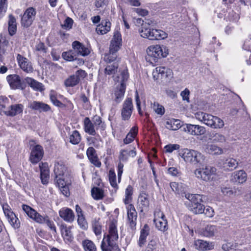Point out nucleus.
I'll return each mask as SVG.
<instances>
[{
	"mask_svg": "<svg viewBox=\"0 0 251 251\" xmlns=\"http://www.w3.org/2000/svg\"><path fill=\"white\" fill-rule=\"evenodd\" d=\"M128 77L127 70L124 69L114 78V80L118 83L116 85L113 96L114 100L117 103L120 102L124 98L126 88V81Z\"/></svg>",
	"mask_w": 251,
	"mask_h": 251,
	"instance_id": "obj_1",
	"label": "nucleus"
},
{
	"mask_svg": "<svg viewBox=\"0 0 251 251\" xmlns=\"http://www.w3.org/2000/svg\"><path fill=\"white\" fill-rule=\"evenodd\" d=\"M186 163L202 165L206 162V158L201 152L194 150L184 149L179 153Z\"/></svg>",
	"mask_w": 251,
	"mask_h": 251,
	"instance_id": "obj_2",
	"label": "nucleus"
},
{
	"mask_svg": "<svg viewBox=\"0 0 251 251\" xmlns=\"http://www.w3.org/2000/svg\"><path fill=\"white\" fill-rule=\"evenodd\" d=\"M118 238L116 224L114 222H112L109 225L108 234L104 235L103 239V240L104 239V247L111 248L115 251H121L117 245Z\"/></svg>",
	"mask_w": 251,
	"mask_h": 251,
	"instance_id": "obj_3",
	"label": "nucleus"
},
{
	"mask_svg": "<svg viewBox=\"0 0 251 251\" xmlns=\"http://www.w3.org/2000/svg\"><path fill=\"white\" fill-rule=\"evenodd\" d=\"M195 117L212 128H221L224 126V122L221 119L209 114L199 112L195 114Z\"/></svg>",
	"mask_w": 251,
	"mask_h": 251,
	"instance_id": "obj_4",
	"label": "nucleus"
},
{
	"mask_svg": "<svg viewBox=\"0 0 251 251\" xmlns=\"http://www.w3.org/2000/svg\"><path fill=\"white\" fill-rule=\"evenodd\" d=\"M148 56L147 59L156 62L158 59L166 57L168 53V50L165 46H160L159 45H152L147 49Z\"/></svg>",
	"mask_w": 251,
	"mask_h": 251,
	"instance_id": "obj_5",
	"label": "nucleus"
},
{
	"mask_svg": "<svg viewBox=\"0 0 251 251\" xmlns=\"http://www.w3.org/2000/svg\"><path fill=\"white\" fill-rule=\"evenodd\" d=\"M139 32L141 37L150 40H162L168 36V34L165 31L153 28L140 27Z\"/></svg>",
	"mask_w": 251,
	"mask_h": 251,
	"instance_id": "obj_6",
	"label": "nucleus"
},
{
	"mask_svg": "<svg viewBox=\"0 0 251 251\" xmlns=\"http://www.w3.org/2000/svg\"><path fill=\"white\" fill-rule=\"evenodd\" d=\"M122 45V37L120 32L115 30L114 32L113 38L111 41L109 48V54L108 55L107 59L109 62H112L116 58L117 55L115 53L119 50Z\"/></svg>",
	"mask_w": 251,
	"mask_h": 251,
	"instance_id": "obj_7",
	"label": "nucleus"
},
{
	"mask_svg": "<svg viewBox=\"0 0 251 251\" xmlns=\"http://www.w3.org/2000/svg\"><path fill=\"white\" fill-rule=\"evenodd\" d=\"M185 197L191 202V210L196 214H202L204 211V205L202 201V196L198 194H186Z\"/></svg>",
	"mask_w": 251,
	"mask_h": 251,
	"instance_id": "obj_8",
	"label": "nucleus"
},
{
	"mask_svg": "<svg viewBox=\"0 0 251 251\" xmlns=\"http://www.w3.org/2000/svg\"><path fill=\"white\" fill-rule=\"evenodd\" d=\"M216 169L212 166H205V168L197 169L194 174L198 179L205 181H209L212 179L211 176L215 174Z\"/></svg>",
	"mask_w": 251,
	"mask_h": 251,
	"instance_id": "obj_9",
	"label": "nucleus"
},
{
	"mask_svg": "<svg viewBox=\"0 0 251 251\" xmlns=\"http://www.w3.org/2000/svg\"><path fill=\"white\" fill-rule=\"evenodd\" d=\"M173 73L170 69L165 67H157L152 72L154 80L167 81L173 77Z\"/></svg>",
	"mask_w": 251,
	"mask_h": 251,
	"instance_id": "obj_10",
	"label": "nucleus"
},
{
	"mask_svg": "<svg viewBox=\"0 0 251 251\" xmlns=\"http://www.w3.org/2000/svg\"><path fill=\"white\" fill-rule=\"evenodd\" d=\"M36 15V10L34 8L32 7L27 8L21 17L22 26L25 28L29 27L34 21Z\"/></svg>",
	"mask_w": 251,
	"mask_h": 251,
	"instance_id": "obj_11",
	"label": "nucleus"
},
{
	"mask_svg": "<svg viewBox=\"0 0 251 251\" xmlns=\"http://www.w3.org/2000/svg\"><path fill=\"white\" fill-rule=\"evenodd\" d=\"M6 80L12 89H20L22 90L25 88L26 85L23 81L20 76L17 74L9 75L7 76Z\"/></svg>",
	"mask_w": 251,
	"mask_h": 251,
	"instance_id": "obj_12",
	"label": "nucleus"
},
{
	"mask_svg": "<svg viewBox=\"0 0 251 251\" xmlns=\"http://www.w3.org/2000/svg\"><path fill=\"white\" fill-rule=\"evenodd\" d=\"M183 130L188 134L193 136H200L206 132L204 127L190 124H186L183 126Z\"/></svg>",
	"mask_w": 251,
	"mask_h": 251,
	"instance_id": "obj_13",
	"label": "nucleus"
},
{
	"mask_svg": "<svg viewBox=\"0 0 251 251\" xmlns=\"http://www.w3.org/2000/svg\"><path fill=\"white\" fill-rule=\"evenodd\" d=\"M127 213V223L130 228L134 230L136 229L137 212L133 204H130L126 207Z\"/></svg>",
	"mask_w": 251,
	"mask_h": 251,
	"instance_id": "obj_14",
	"label": "nucleus"
},
{
	"mask_svg": "<svg viewBox=\"0 0 251 251\" xmlns=\"http://www.w3.org/2000/svg\"><path fill=\"white\" fill-rule=\"evenodd\" d=\"M43 155V147L39 145L34 146L31 149L30 160L32 163L36 164L42 159Z\"/></svg>",
	"mask_w": 251,
	"mask_h": 251,
	"instance_id": "obj_15",
	"label": "nucleus"
},
{
	"mask_svg": "<svg viewBox=\"0 0 251 251\" xmlns=\"http://www.w3.org/2000/svg\"><path fill=\"white\" fill-rule=\"evenodd\" d=\"M133 106L131 98H127L123 104V108L121 110L122 119L124 120H128L132 114Z\"/></svg>",
	"mask_w": 251,
	"mask_h": 251,
	"instance_id": "obj_16",
	"label": "nucleus"
},
{
	"mask_svg": "<svg viewBox=\"0 0 251 251\" xmlns=\"http://www.w3.org/2000/svg\"><path fill=\"white\" fill-rule=\"evenodd\" d=\"M22 208L29 217L32 219L36 222L40 224H43L44 223L45 220L43 218V216L39 214L31 207L25 204H23L22 205Z\"/></svg>",
	"mask_w": 251,
	"mask_h": 251,
	"instance_id": "obj_17",
	"label": "nucleus"
},
{
	"mask_svg": "<svg viewBox=\"0 0 251 251\" xmlns=\"http://www.w3.org/2000/svg\"><path fill=\"white\" fill-rule=\"evenodd\" d=\"M72 48L76 57L78 55L85 56L90 53V50L88 48L85 47L84 45L77 41H75L72 43Z\"/></svg>",
	"mask_w": 251,
	"mask_h": 251,
	"instance_id": "obj_18",
	"label": "nucleus"
},
{
	"mask_svg": "<svg viewBox=\"0 0 251 251\" xmlns=\"http://www.w3.org/2000/svg\"><path fill=\"white\" fill-rule=\"evenodd\" d=\"M18 64L22 70L27 73H31L33 71L32 63L26 58L18 54L17 56Z\"/></svg>",
	"mask_w": 251,
	"mask_h": 251,
	"instance_id": "obj_19",
	"label": "nucleus"
},
{
	"mask_svg": "<svg viewBox=\"0 0 251 251\" xmlns=\"http://www.w3.org/2000/svg\"><path fill=\"white\" fill-rule=\"evenodd\" d=\"M72 226H67L65 224H62L60 226V230L62 236L66 243H71L74 240V236L71 231Z\"/></svg>",
	"mask_w": 251,
	"mask_h": 251,
	"instance_id": "obj_20",
	"label": "nucleus"
},
{
	"mask_svg": "<svg viewBox=\"0 0 251 251\" xmlns=\"http://www.w3.org/2000/svg\"><path fill=\"white\" fill-rule=\"evenodd\" d=\"M40 170V178L42 183L47 184L48 183L50 177V171L47 163H42L39 164Z\"/></svg>",
	"mask_w": 251,
	"mask_h": 251,
	"instance_id": "obj_21",
	"label": "nucleus"
},
{
	"mask_svg": "<svg viewBox=\"0 0 251 251\" xmlns=\"http://www.w3.org/2000/svg\"><path fill=\"white\" fill-rule=\"evenodd\" d=\"M28 107L34 110L40 112H47L50 110V107L49 105L42 102L33 101L29 103Z\"/></svg>",
	"mask_w": 251,
	"mask_h": 251,
	"instance_id": "obj_22",
	"label": "nucleus"
},
{
	"mask_svg": "<svg viewBox=\"0 0 251 251\" xmlns=\"http://www.w3.org/2000/svg\"><path fill=\"white\" fill-rule=\"evenodd\" d=\"M23 108L22 104L11 105L7 110H4L3 113L6 116L13 117L21 113L23 111Z\"/></svg>",
	"mask_w": 251,
	"mask_h": 251,
	"instance_id": "obj_23",
	"label": "nucleus"
},
{
	"mask_svg": "<svg viewBox=\"0 0 251 251\" xmlns=\"http://www.w3.org/2000/svg\"><path fill=\"white\" fill-rule=\"evenodd\" d=\"M61 218L67 222H72L74 220L75 215L73 211L70 208L64 207L59 211Z\"/></svg>",
	"mask_w": 251,
	"mask_h": 251,
	"instance_id": "obj_24",
	"label": "nucleus"
},
{
	"mask_svg": "<svg viewBox=\"0 0 251 251\" xmlns=\"http://www.w3.org/2000/svg\"><path fill=\"white\" fill-rule=\"evenodd\" d=\"M138 203L141 212L147 209L150 204L148 195L145 193H141L138 199Z\"/></svg>",
	"mask_w": 251,
	"mask_h": 251,
	"instance_id": "obj_25",
	"label": "nucleus"
},
{
	"mask_svg": "<svg viewBox=\"0 0 251 251\" xmlns=\"http://www.w3.org/2000/svg\"><path fill=\"white\" fill-rule=\"evenodd\" d=\"M25 80L34 90L39 92L44 90V86L43 84L35 79L31 77H27L25 79Z\"/></svg>",
	"mask_w": 251,
	"mask_h": 251,
	"instance_id": "obj_26",
	"label": "nucleus"
},
{
	"mask_svg": "<svg viewBox=\"0 0 251 251\" xmlns=\"http://www.w3.org/2000/svg\"><path fill=\"white\" fill-rule=\"evenodd\" d=\"M84 130L85 132L91 135H96V131L95 129L96 127L89 117H85L83 121Z\"/></svg>",
	"mask_w": 251,
	"mask_h": 251,
	"instance_id": "obj_27",
	"label": "nucleus"
},
{
	"mask_svg": "<svg viewBox=\"0 0 251 251\" xmlns=\"http://www.w3.org/2000/svg\"><path fill=\"white\" fill-rule=\"evenodd\" d=\"M247 180V174L243 170L236 171L232 174V180L239 183H243Z\"/></svg>",
	"mask_w": 251,
	"mask_h": 251,
	"instance_id": "obj_28",
	"label": "nucleus"
},
{
	"mask_svg": "<svg viewBox=\"0 0 251 251\" xmlns=\"http://www.w3.org/2000/svg\"><path fill=\"white\" fill-rule=\"evenodd\" d=\"M204 151L213 155H220L223 153L222 148L215 144H207L204 147Z\"/></svg>",
	"mask_w": 251,
	"mask_h": 251,
	"instance_id": "obj_29",
	"label": "nucleus"
},
{
	"mask_svg": "<svg viewBox=\"0 0 251 251\" xmlns=\"http://www.w3.org/2000/svg\"><path fill=\"white\" fill-rule=\"evenodd\" d=\"M136 154L135 148L132 147L127 149H124L121 151L119 158L121 160L126 161L129 157H134Z\"/></svg>",
	"mask_w": 251,
	"mask_h": 251,
	"instance_id": "obj_30",
	"label": "nucleus"
},
{
	"mask_svg": "<svg viewBox=\"0 0 251 251\" xmlns=\"http://www.w3.org/2000/svg\"><path fill=\"white\" fill-rule=\"evenodd\" d=\"M150 227L147 224H145L140 232V236L138 241V245L140 247H143L146 242L147 237L149 235Z\"/></svg>",
	"mask_w": 251,
	"mask_h": 251,
	"instance_id": "obj_31",
	"label": "nucleus"
},
{
	"mask_svg": "<svg viewBox=\"0 0 251 251\" xmlns=\"http://www.w3.org/2000/svg\"><path fill=\"white\" fill-rule=\"evenodd\" d=\"M54 172L55 177L57 178L61 176H68L66 173V167L62 163H56L54 165Z\"/></svg>",
	"mask_w": 251,
	"mask_h": 251,
	"instance_id": "obj_32",
	"label": "nucleus"
},
{
	"mask_svg": "<svg viewBox=\"0 0 251 251\" xmlns=\"http://www.w3.org/2000/svg\"><path fill=\"white\" fill-rule=\"evenodd\" d=\"M111 23L108 21H102L101 24L98 25L96 30L98 34L101 35L107 33L110 30Z\"/></svg>",
	"mask_w": 251,
	"mask_h": 251,
	"instance_id": "obj_33",
	"label": "nucleus"
},
{
	"mask_svg": "<svg viewBox=\"0 0 251 251\" xmlns=\"http://www.w3.org/2000/svg\"><path fill=\"white\" fill-rule=\"evenodd\" d=\"M8 25L9 34L13 36L17 31V22L16 18L11 14L8 16Z\"/></svg>",
	"mask_w": 251,
	"mask_h": 251,
	"instance_id": "obj_34",
	"label": "nucleus"
},
{
	"mask_svg": "<svg viewBox=\"0 0 251 251\" xmlns=\"http://www.w3.org/2000/svg\"><path fill=\"white\" fill-rule=\"evenodd\" d=\"M180 121L177 119H169L166 122V127L167 129L176 130L181 127Z\"/></svg>",
	"mask_w": 251,
	"mask_h": 251,
	"instance_id": "obj_35",
	"label": "nucleus"
},
{
	"mask_svg": "<svg viewBox=\"0 0 251 251\" xmlns=\"http://www.w3.org/2000/svg\"><path fill=\"white\" fill-rule=\"evenodd\" d=\"M80 78L77 75H73L69 76L64 81L66 87H74L79 82Z\"/></svg>",
	"mask_w": 251,
	"mask_h": 251,
	"instance_id": "obj_36",
	"label": "nucleus"
},
{
	"mask_svg": "<svg viewBox=\"0 0 251 251\" xmlns=\"http://www.w3.org/2000/svg\"><path fill=\"white\" fill-rule=\"evenodd\" d=\"M196 249L200 250H211L212 246L209 245L208 242L202 240H197L195 242Z\"/></svg>",
	"mask_w": 251,
	"mask_h": 251,
	"instance_id": "obj_37",
	"label": "nucleus"
},
{
	"mask_svg": "<svg viewBox=\"0 0 251 251\" xmlns=\"http://www.w3.org/2000/svg\"><path fill=\"white\" fill-rule=\"evenodd\" d=\"M82 246L84 251H97L96 245L90 240L85 239L83 240Z\"/></svg>",
	"mask_w": 251,
	"mask_h": 251,
	"instance_id": "obj_38",
	"label": "nucleus"
},
{
	"mask_svg": "<svg viewBox=\"0 0 251 251\" xmlns=\"http://www.w3.org/2000/svg\"><path fill=\"white\" fill-rule=\"evenodd\" d=\"M55 181L56 182V184L59 188L66 185H69L71 182L69 175L67 176H61L57 178L55 177Z\"/></svg>",
	"mask_w": 251,
	"mask_h": 251,
	"instance_id": "obj_39",
	"label": "nucleus"
},
{
	"mask_svg": "<svg viewBox=\"0 0 251 251\" xmlns=\"http://www.w3.org/2000/svg\"><path fill=\"white\" fill-rule=\"evenodd\" d=\"M154 223L158 230L164 232L168 229V222L166 218L154 221Z\"/></svg>",
	"mask_w": 251,
	"mask_h": 251,
	"instance_id": "obj_40",
	"label": "nucleus"
},
{
	"mask_svg": "<svg viewBox=\"0 0 251 251\" xmlns=\"http://www.w3.org/2000/svg\"><path fill=\"white\" fill-rule=\"evenodd\" d=\"M137 134V130L135 127H133L126 137L124 139V144H128L132 142Z\"/></svg>",
	"mask_w": 251,
	"mask_h": 251,
	"instance_id": "obj_41",
	"label": "nucleus"
},
{
	"mask_svg": "<svg viewBox=\"0 0 251 251\" xmlns=\"http://www.w3.org/2000/svg\"><path fill=\"white\" fill-rule=\"evenodd\" d=\"M92 197L96 200H101L104 197L103 191L98 187H93L91 190Z\"/></svg>",
	"mask_w": 251,
	"mask_h": 251,
	"instance_id": "obj_42",
	"label": "nucleus"
},
{
	"mask_svg": "<svg viewBox=\"0 0 251 251\" xmlns=\"http://www.w3.org/2000/svg\"><path fill=\"white\" fill-rule=\"evenodd\" d=\"M217 231L216 226L213 225L207 226L202 231V234L205 237H211Z\"/></svg>",
	"mask_w": 251,
	"mask_h": 251,
	"instance_id": "obj_43",
	"label": "nucleus"
},
{
	"mask_svg": "<svg viewBox=\"0 0 251 251\" xmlns=\"http://www.w3.org/2000/svg\"><path fill=\"white\" fill-rule=\"evenodd\" d=\"M95 126H96V129L100 128L102 130H103L105 129V125L103 122H102L101 118L98 116L95 115L93 117L92 119V121H91Z\"/></svg>",
	"mask_w": 251,
	"mask_h": 251,
	"instance_id": "obj_44",
	"label": "nucleus"
},
{
	"mask_svg": "<svg viewBox=\"0 0 251 251\" xmlns=\"http://www.w3.org/2000/svg\"><path fill=\"white\" fill-rule=\"evenodd\" d=\"M69 139L70 143H71L72 144H78L81 141L80 134L78 131L74 130L70 135Z\"/></svg>",
	"mask_w": 251,
	"mask_h": 251,
	"instance_id": "obj_45",
	"label": "nucleus"
},
{
	"mask_svg": "<svg viewBox=\"0 0 251 251\" xmlns=\"http://www.w3.org/2000/svg\"><path fill=\"white\" fill-rule=\"evenodd\" d=\"M6 218L9 223L15 228H17L20 226L19 220L14 213L10 214L9 216H7Z\"/></svg>",
	"mask_w": 251,
	"mask_h": 251,
	"instance_id": "obj_46",
	"label": "nucleus"
},
{
	"mask_svg": "<svg viewBox=\"0 0 251 251\" xmlns=\"http://www.w3.org/2000/svg\"><path fill=\"white\" fill-rule=\"evenodd\" d=\"M118 64L114 62L113 64L108 65L105 69V74L108 75L114 74L117 71Z\"/></svg>",
	"mask_w": 251,
	"mask_h": 251,
	"instance_id": "obj_47",
	"label": "nucleus"
},
{
	"mask_svg": "<svg viewBox=\"0 0 251 251\" xmlns=\"http://www.w3.org/2000/svg\"><path fill=\"white\" fill-rule=\"evenodd\" d=\"M210 136L211 139L215 142L224 143L226 141L225 136L220 133L213 132L211 133Z\"/></svg>",
	"mask_w": 251,
	"mask_h": 251,
	"instance_id": "obj_48",
	"label": "nucleus"
},
{
	"mask_svg": "<svg viewBox=\"0 0 251 251\" xmlns=\"http://www.w3.org/2000/svg\"><path fill=\"white\" fill-rule=\"evenodd\" d=\"M92 228L95 234L98 236L101 233V224L99 220L95 219L92 222Z\"/></svg>",
	"mask_w": 251,
	"mask_h": 251,
	"instance_id": "obj_49",
	"label": "nucleus"
},
{
	"mask_svg": "<svg viewBox=\"0 0 251 251\" xmlns=\"http://www.w3.org/2000/svg\"><path fill=\"white\" fill-rule=\"evenodd\" d=\"M63 58L68 61H72L76 59L77 57L73 50L63 52L62 54Z\"/></svg>",
	"mask_w": 251,
	"mask_h": 251,
	"instance_id": "obj_50",
	"label": "nucleus"
},
{
	"mask_svg": "<svg viewBox=\"0 0 251 251\" xmlns=\"http://www.w3.org/2000/svg\"><path fill=\"white\" fill-rule=\"evenodd\" d=\"M224 164L225 167H228L231 170H232L237 167L238 162L235 159L231 158L226 159Z\"/></svg>",
	"mask_w": 251,
	"mask_h": 251,
	"instance_id": "obj_51",
	"label": "nucleus"
},
{
	"mask_svg": "<svg viewBox=\"0 0 251 251\" xmlns=\"http://www.w3.org/2000/svg\"><path fill=\"white\" fill-rule=\"evenodd\" d=\"M133 193V188L131 186L128 185L125 191V198L124 199V202L125 204H128L131 199V196Z\"/></svg>",
	"mask_w": 251,
	"mask_h": 251,
	"instance_id": "obj_52",
	"label": "nucleus"
},
{
	"mask_svg": "<svg viewBox=\"0 0 251 251\" xmlns=\"http://www.w3.org/2000/svg\"><path fill=\"white\" fill-rule=\"evenodd\" d=\"M152 108L154 111L158 115L162 116L165 113V108L164 106L160 105L158 102H154Z\"/></svg>",
	"mask_w": 251,
	"mask_h": 251,
	"instance_id": "obj_53",
	"label": "nucleus"
},
{
	"mask_svg": "<svg viewBox=\"0 0 251 251\" xmlns=\"http://www.w3.org/2000/svg\"><path fill=\"white\" fill-rule=\"evenodd\" d=\"M109 179L112 187L115 188L117 186L116 174L112 170H110L109 172Z\"/></svg>",
	"mask_w": 251,
	"mask_h": 251,
	"instance_id": "obj_54",
	"label": "nucleus"
},
{
	"mask_svg": "<svg viewBox=\"0 0 251 251\" xmlns=\"http://www.w3.org/2000/svg\"><path fill=\"white\" fill-rule=\"evenodd\" d=\"M77 223L80 227L85 230L88 228V224L83 215L77 217Z\"/></svg>",
	"mask_w": 251,
	"mask_h": 251,
	"instance_id": "obj_55",
	"label": "nucleus"
},
{
	"mask_svg": "<svg viewBox=\"0 0 251 251\" xmlns=\"http://www.w3.org/2000/svg\"><path fill=\"white\" fill-rule=\"evenodd\" d=\"M43 218L45 220L43 223H46L50 230L54 232V234L56 233V229L53 222L50 221L48 216L43 217Z\"/></svg>",
	"mask_w": 251,
	"mask_h": 251,
	"instance_id": "obj_56",
	"label": "nucleus"
},
{
	"mask_svg": "<svg viewBox=\"0 0 251 251\" xmlns=\"http://www.w3.org/2000/svg\"><path fill=\"white\" fill-rule=\"evenodd\" d=\"M73 24V20L71 18L68 17L64 21V24L62 25V27L64 29L69 30L72 28Z\"/></svg>",
	"mask_w": 251,
	"mask_h": 251,
	"instance_id": "obj_57",
	"label": "nucleus"
},
{
	"mask_svg": "<svg viewBox=\"0 0 251 251\" xmlns=\"http://www.w3.org/2000/svg\"><path fill=\"white\" fill-rule=\"evenodd\" d=\"M180 146L178 144H169L166 145L164 149L167 152L171 153L175 150H177L179 148Z\"/></svg>",
	"mask_w": 251,
	"mask_h": 251,
	"instance_id": "obj_58",
	"label": "nucleus"
},
{
	"mask_svg": "<svg viewBox=\"0 0 251 251\" xmlns=\"http://www.w3.org/2000/svg\"><path fill=\"white\" fill-rule=\"evenodd\" d=\"M35 50L37 51L46 53L47 52V48L46 47L44 43L40 41L38 43H37L35 46Z\"/></svg>",
	"mask_w": 251,
	"mask_h": 251,
	"instance_id": "obj_59",
	"label": "nucleus"
},
{
	"mask_svg": "<svg viewBox=\"0 0 251 251\" xmlns=\"http://www.w3.org/2000/svg\"><path fill=\"white\" fill-rule=\"evenodd\" d=\"M165 216L163 213L160 211V209H156L154 212V219L153 222L158 220H161V219L165 218Z\"/></svg>",
	"mask_w": 251,
	"mask_h": 251,
	"instance_id": "obj_60",
	"label": "nucleus"
},
{
	"mask_svg": "<svg viewBox=\"0 0 251 251\" xmlns=\"http://www.w3.org/2000/svg\"><path fill=\"white\" fill-rule=\"evenodd\" d=\"M170 187L173 191L179 193L181 190V185L178 183L172 182L170 183Z\"/></svg>",
	"mask_w": 251,
	"mask_h": 251,
	"instance_id": "obj_61",
	"label": "nucleus"
},
{
	"mask_svg": "<svg viewBox=\"0 0 251 251\" xmlns=\"http://www.w3.org/2000/svg\"><path fill=\"white\" fill-rule=\"evenodd\" d=\"M214 210L213 208L210 206H206L205 207L204 206V211L202 213H204V215L209 218H211L214 216Z\"/></svg>",
	"mask_w": 251,
	"mask_h": 251,
	"instance_id": "obj_62",
	"label": "nucleus"
},
{
	"mask_svg": "<svg viewBox=\"0 0 251 251\" xmlns=\"http://www.w3.org/2000/svg\"><path fill=\"white\" fill-rule=\"evenodd\" d=\"M221 191L225 196L230 197L233 195V191L226 187H222Z\"/></svg>",
	"mask_w": 251,
	"mask_h": 251,
	"instance_id": "obj_63",
	"label": "nucleus"
},
{
	"mask_svg": "<svg viewBox=\"0 0 251 251\" xmlns=\"http://www.w3.org/2000/svg\"><path fill=\"white\" fill-rule=\"evenodd\" d=\"M90 161L95 166L100 167L101 166V163L99 160L97 155H95L89 158Z\"/></svg>",
	"mask_w": 251,
	"mask_h": 251,
	"instance_id": "obj_64",
	"label": "nucleus"
}]
</instances>
